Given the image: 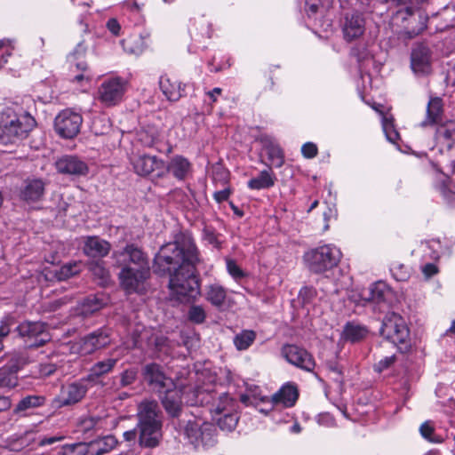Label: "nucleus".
Wrapping results in <instances>:
<instances>
[{"label":"nucleus","instance_id":"f257e3e1","mask_svg":"<svg viewBox=\"0 0 455 455\" xmlns=\"http://www.w3.org/2000/svg\"><path fill=\"white\" fill-rule=\"evenodd\" d=\"M201 262L200 253L194 238L188 233L179 232L173 241L161 246L154 259L156 272L160 275L182 270Z\"/></svg>","mask_w":455,"mask_h":455},{"label":"nucleus","instance_id":"f03ea898","mask_svg":"<svg viewBox=\"0 0 455 455\" xmlns=\"http://www.w3.org/2000/svg\"><path fill=\"white\" fill-rule=\"evenodd\" d=\"M36 126V121L28 112L18 113L12 108H6L0 119V145L18 147Z\"/></svg>","mask_w":455,"mask_h":455},{"label":"nucleus","instance_id":"7ed1b4c3","mask_svg":"<svg viewBox=\"0 0 455 455\" xmlns=\"http://www.w3.org/2000/svg\"><path fill=\"white\" fill-rule=\"evenodd\" d=\"M169 289L172 295L181 302L196 299L200 295V283L196 266H190L170 274Z\"/></svg>","mask_w":455,"mask_h":455},{"label":"nucleus","instance_id":"20e7f679","mask_svg":"<svg viewBox=\"0 0 455 455\" xmlns=\"http://www.w3.org/2000/svg\"><path fill=\"white\" fill-rule=\"evenodd\" d=\"M341 256V251L336 246L323 244L306 251L303 255V260L311 273L319 275L336 267Z\"/></svg>","mask_w":455,"mask_h":455},{"label":"nucleus","instance_id":"39448f33","mask_svg":"<svg viewBox=\"0 0 455 455\" xmlns=\"http://www.w3.org/2000/svg\"><path fill=\"white\" fill-rule=\"evenodd\" d=\"M379 331L401 351H406L411 347L409 328L404 319L396 313L389 312L384 316Z\"/></svg>","mask_w":455,"mask_h":455},{"label":"nucleus","instance_id":"423d86ee","mask_svg":"<svg viewBox=\"0 0 455 455\" xmlns=\"http://www.w3.org/2000/svg\"><path fill=\"white\" fill-rule=\"evenodd\" d=\"M15 331L28 348L43 347L51 340L47 324L40 321H23L15 328Z\"/></svg>","mask_w":455,"mask_h":455},{"label":"nucleus","instance_id":"0eeeda50","mask_svg":"<svg viewBox=\"0 0 455 455\" xmlns=\"http://www.w3.org/2000/svg\"><path fill=\"white\" fill-rule=\"evenodd\" d=\"M393 21L401 28L399 35L408 39L415 37L426 28L425 18L408 6L397 11L393 16Z\"/></svg>","mask_w":455,"mask_h":455},{"label":"nucleus","instance_id":"6e6552de","mask_svg":"<svg viewBox=\"0 0 455 455\" xmlns=\"http://www.w3.org/2000/svg\"><path fill=\"white\" fill-rule=\"evenodd\" d=\"M216 428L209 422H200L198 420L188 421L185 433L190 443L198 448L212 447L216 443Z\"/></svg>","mask_w":455,"mask_h":455},{"label":"nucleus","instance_id":"1a4fd4ad","mask_svg":"<svg viewBox=\"0 0 455 455\" xmlns=\"http://www.w3.org/2000/svg\"><path fill=\"white\" fill-rule=\"evenodd\" d=\"M126 85V81L121 77L106 79L98 88V100L106 107L116 106L123 100Z\"/></svg>","mask_w":455,"mask_h":455},{"label":"nucleus","instance_id":"9d476101","mask_svg":"<svg viewBox=\"0 0 455 455\" xmlns=\"http://www.w3.org/2000/svg\"><path fill=\"white\" fill-rule=\"evenodd\" d=\"M150 269L122 267L119 280L122 287L128 293H142L145 291V282L149 277Z\"/></svg>","mask_w":455,"mask_h":455},{"label":"nucleus","instance_id":"9b49d317","mask_svg":"<svg viewBox=\"0 0 455 455\" xmlns=\"http://www.w3.org/2000/svg\"><path fill=\"white\" fill-rule=\"evenodd\" d=\"M82 123V116L68 108L60 112L55 117L54 127L60 137L73 139L79 133Z\"/></svg>","mask_w":455,"mask_h":455},{"label":"nucleus","instance_id":"f8f14e48","mask_svg":"<svg viewBox=\"0 0 455 455\" xmlns=\"http://www.w3.org/2000/svg\"><path fill=\"white\" fill-rule=\"evenodd\" d=\"M282 356L291 364L312 372L315 367L313 355L305 348L294 344H285L281 348Z\"/></svg>","mask_w":455,"mask_h":455},{"label":"nucleus","instance_id":"ddd939ff","mask_svg":"<svg viewBox=\"0 0 455 455\" xmlns=\"http://www.w3.org/2000/svg\"><path fill=\"white\" fill-rule=\"evenodd\" d=\"M113 258L118 267H131L150 269L147 254L133 243L127 244L123 250L114 251Z\"/></svg>","mask_w":455,"mask_h":455},{"label":"nucleus","instance_id":"4468645a","mask_svg":"<svg viewBox=\"0 0 455 455\" xmlns=\"http://www.w3.org/2000/svg\"><path fill=\"white\" fill-rule=\"evenodd\" d=\"M111 343L110 331L108 328H100L80 339L79 353L83 355H92L97 350L107 347Z\"/></svg>","mask_w":455,"mask_h":455},{"label":"nucleus","instance_id":"2eb2a0df","mask_svg":"<svg viewBox=\"0 0 455 455\" xmlns=\"http://www.w3.org/2000/svg\"><path fill=\"white\" fill-rule=\"evenodd\" d=\"M87 379L83 378L77 381L67 384L61 387L59 395L55 398V403L59 407L69 406L82 401L85 396L88 387Z\"/></svg>","mask_w":455,"mask_h":455},{"label":"nucleus","instance_id":"dca6fc26","mask_svg":"<svg viewBox=\"0 0 455 455\" xmlns=\"http://www.w3.org/2000/svg\"><path fill=\"white\" fill-rule=\"evenodd\" d=\"M142 376L148 386L159 394L166 388L173 387L175 384L172 378L165 375L163 367L156 363L146 364L142 369Z\"/></svg>","mask_w":455,"mask_h":455},{"label":"nucleus","instance_id":"f3484780","mask_svg":"<svg viewBox=\"0 0 455 455\" xmlns=\"http://www.w3.org/2000/svg\"><path fill=\"white\" fill-rule=\"evenodd\" d=\"M411 67L419 76H426L431 72V51L424 44H416L411 54Z\"/></svg>","mask_w":455,"mask_h":455},{"label":"nucleus","instance_id":"a211bd4d","mask_svg":"<svg viewBox=\"0 0 455 455\" xmlns=\"http://www.w3.org/2000/svg\"><path fill=\"white\" fill-rule=\"evenodd\" d=\"M137 417V425L163 426L162 412L156 401H142L138 406Z\"/></svg>","mask_w":455,"mask_h":455},{"label":"nucleus","instance_id":"6ab92c4d","mask_svg":"<svg viewBox=\"0 0 455 455\" xmlns=\"http://www.w3.org/2000/svg\"><path fill=\"white\" fill-rule=\"evenodd\" d=\"M161 403L166 413L172 418H178L183 407L182 390L173 384V387L166 388L160 394Z\"/></svg>","mask_w":455,"mask_h":455},{"label":"nucleus","instance_id":"aec40b11","mask_svg":"<svg viewBox=\"0 0 455 455\" xmlns=\"http://www.w3.org/2000/svg\"><path fill=\"white\" fill-rule=\"evenodd\" d=\"M58 172L73 176H84L89 172L87 164L76 156L66 155L55 162Z\"/></svg>","mask_w":455,"mask_h":455},{"label":"nucleus","instance_id":"412c9836","mask_svg":"<svg viewBox=\"0 0 455 455\" xmlns=\"http://www.w3.org/2000/svg\"><path fill=\"white\" fill-rule=\"evenodd\" d=\"M45 191V183L42 179H27L20 188L19 197L30 204L41 201Z\"/></svg>","mask_w":455,"mask_h":455},{"label":"nucleus","instance_id":"4be33fe9","mask_svg":"<svg viewBox=\"0 0 455 455\" xmlns=\"http://www.w3.org/2000/svg\"><path fill=\"white\" fill-rule=\"evenodd\" d=\"M345 40L351 42L362 36L365 31V20L362 14L353 12L346 14L342 24Z\"/></svg>","mask_w":455,"mask_h":455},{"label":"nucleus","instance_id":"5701e85b","mask_svg":"<svg viewBox=\"0 0 455 455\" xmlns=\"http://www.w3.org/2000/svg\"><path fill=\"white\" fill-rule=\"evenodd\" d=\"M134 172L140 176H148L154 172L163 171L164 162L156 156L141 155L132 159Z\"/></svg>","mask_w":455,"mask_h":455},{"label":"nucleus","instance_id":"b1692460","mask_svg":"<svg viewBox=\"0 0 455 455\" xmlns=\"http://www.w3.org/2000/svg\"><path fill=\"white\" fill-rule=\"evenodd\" d=\"M141 339L145 340L147 352L153 357H159L161 354L169 352L170 341L162 334L146 331Z\"/></svg>","mask_w":455,"mask_h":455},{"label":"nucleus","instance_id":"393cba45","mask_svg":"<svg viewBox=\"0 0 455 455\" xmlns=\"http://www.w3.org/2000/svg\"><path fill=\"white\" fill-rule=\"evenodd\" d=\"M443 121V100L439 97H431L427 105L426 116L419 125L421 127L437 126Z\"/></svg>","mask_w":455,"mask_h":455},{"label":"nucleus","instance_id":"a878e982","mask_svg":"<svg viewBox=\"0 0 455 455\" xmlns=\"http://www.w3.org/2000/svg\"><path fill=\"white\" fill-rule=\"evenodd\" d=\"M159 87L163 94L170 101H178L186 92V84L167 75L160 77Z\"/></svg>","mask_w":455,"mask_h":455},{"label":"nucleus","instance_id":"bb28decb","mask_svg":"<svg viewBox=\"0 0 455 455\" xmlns=\"http://www.w3.org/2000/svg\"><path fill=\"white\" fill-rule=\"evenodd\" d=\"M139 429L138 443L141 448H155L162 438V427L156 425H137Z\"/></svg>","mask_w":455,"mask_h":455},{"label":"nucleus","instance_id":"cd10ccee","mask_svg":"<svg viewBox=\"0 0 455 455\" xmlns=\"http://www.w3.org/2000/svg\"><path fill=\"white\" fill-rule=\"evenodd\" d=\"M299 398V390L297 386L292 383H286L276 393H275L270 400L272 404H281L284 408L294 406Z\"/></svg>","mask_w":455,"mask_h":455},{"label":"nucleus","instance_id":"c85d7f7f","mask_svg":"<svg viewBox=\"0 0 455 455\" xmlns=\"http://www.w3.org/2000/svg\"><path fill=\"white\" fill-rule=\"evenodd\" d=\"M111 249V244L99 236H87L84 240V253L90 258H103Z\"/></svg>","mask_w":455,"mask_h":455},{"label":"nucleus","instance_id":"c756f323","mask_svg":"<svg viewBox=\"0 0 455 455\" xmlns=\"http://www.w3.org/2000/svg\"><path fill=\"white\" fill-rule=\"evenodd\" d=\"M166 170L175 179L184 180L192 172V164L188 158L180 155H176L168 162Z\"/></svg>","mask_w":455,"mask_h":455},{"label":"nucleus","instance_id":"7c9ffc66","mask_svg":"<svg viewBox=\"0 0 455 455\" xmlns=\"http://www.w3.org/2000/svg\"><path fill=\"white\" fill-rule=\"evenodd\" d=\"M435 138L438 143L451 149L455 144V119L444 120L435 126Z\"/></svg>","mask_w":455,"mask_h":455},{"label":"nucleus","instance_id":"2f4dec72","mask_svg":"<svg viewBox=\"0 0 455 455\" xmlns=\"http://www.w3.org/2000/svg\"><path fill=\"white\" fill-rule=\"evenodd\" d=\"M116 358H107L95 363L90 369L85 379L92 384H99L100 379L113 371L117 363Z\"/></svg>","mask_w":455,"mask_h":455},{"label":"nucleus","instance_id":"473e14b6","mask_svg":"<svg viewBox=\"0 0 455 455\" xmlns=\"http://www.w3.org/2000/svg\"><path fill=\"white\" fill-rule=\"evenodd\" d=\"M205 300L219 310H222L227 299V291L218 283H212L204 288Z\"/></svg>","mask_w":455,"mask_h":455},{"label":"nucleus","instance_id":"72a5a7b5","mask_svg":"<svg viewBox=\"0 0 455 455\" xmlns=\"http://www.w3.org/2000/svg\"><path fill=\"white\" fill-rule=\"evenodd\" d=\"M118 441L113 435H108L87 443L89 455H103L110 452L117 445Z\"/></svg>","mask_w":455,"mask_h":455},{"label":"nucleus","instance_id":"f704fd0d","mask_svg":"<svg viewBox=\"0 0 455 455\" xmlns=\"http://www.w3.org/2000/svg\"><path fill=\"white\" fill-rule=\"evenodd\" d=\"M87 52V46L84 43L79 42L73 52H71L68 57L67 61L69 67V70H85L87 62L85 61V55Z\"/></svg>","mask_w":455,"mask_h":455},{"label":"nucleus","instance_id":"c9c22d12","mask_svg":"<svg viewBox=\"0 0 455 455\" xmlns=\"http://www.w3.org/2000/svg\"><path fill=\"white\" fill-rule=\"evenodd\" d=\"M275 173L269 170H263L259 174L248 181V187L251 189L260 190L272 188L275 183Z\"/></svg>","mask_w":455,"mask_h":455},{"label":"nucleus","instance_id":"e433bc0d","mask_svg":"<svg viewBox=\"0 0 455 455\" xmlns=\"http://www.w3.org/2000/svg\"><path fill=\"white\" fill-rule=\"evenodd\" d=\"M368 329L362 324L354 322H348L344 326L343 337L346 340L352 343L358 342L368 335Z\"/></svg>","mask_w":455,"mask_h":455},{"label":"nucleus","instance_id":"4c0bfd02","mask_svg":"<svg viewBox=\"0 0 455 455\" xmlns=\"http://www.w3.org/2000/svg\"><path fill=\"white\" fill-rule=\"evenodd\" d=\"M264 149L267 154L268 161L270 162L271 165L275 168H279L283 164L284 154L277 143L272 140H266L264 143Z\"/></svg>","mask_w":455,"mask_h":455},{"label":"nucleus","instance_id":"58836bf2","mask_svg":"<svg viewBox=\"0 0 455 455\" xmlns=\"http://www.w3.org/2000/svg\"><path fill=\"white\" fill-rule=\"evenodd\" d=\"M238 403L235 400L224 393L220 395L219 400L212 410L213 416L226 414L227 412H237Z\"/></svg>","mask_w":455,"mask_h":455},{"label":"nucleus","instance_id":"ea45409f","mask_svg":"<svg viewBox=\"0 0 455 455\" xmlns=\"http://www.w3.org/2000/svg\"><path fill=\"white\" fill-rule=\"evenodd\" d=\"M106 425V419L101 416L88 415L81 418L78 422L80 430L84 433H89L92 430H100Z\"/></svg>","mask_w":455,"mask_h":455},{"label":"nucleus","instance_id":"a19ab883","mask_svg":"<svg viewBox=\"0 0 455 455\" xmlns=\"http://www.w3.org/2000/svg\"><path fill=\"white\" fill-rule=\"evenodd\" d=\"M6 363L4 365V368H8L10 371L17 375L19 370L28 363V357L27 355L20 352H13L12 354L4 355Z\"/></svg>","mask_w":455,"mask_h":455},{"label":"nucleus","instance_id":"79ce46f5","mask_svg":"<svg viewBox=\"0 0 455 455\" xmlns=\"http://www.w3.org/2000/svg\"><path fill=\"white\" fill-rule=\"evenodd\" d=\"M45 403V398L41 395H28L22 398L16 405L13 410L15 414H19L22 411H25L28 409L38 408L44 405Z\"/></svg>","mask_w":455,"mask_h":455},{"label":"nucleus","instance_id":"37998d69","mask_svg":"<svg viewBox=\"0 0 455 455\" xmlns=\"http://www.w3.org/2000/svg\"><path fill=\"white\" fill-rule=\"evenodd\" d=\"M219 427L227 432L233 431L239 419L237 412H227L226 414L212 416Z\"/></svg>","mask_w":455,"mask_h":455},{"label":"nucleus","instance_id":"c03bdc74","mask_svg":"<svg viewBox=\"0 0 455 455\" xmlns=\"http://www.w3.org/2000/svg\"><path fill=\"white\" fill-rule=\"evenodd\" d=\"M255 339V331L243 330L235 336L234 344L238 350H245L254 342Z\"/></svg>","mask_w":455,"mask_h":455},{"label":"nucleus","instance_id":"a18cd8bd","mask_svg":"<svg viewBox=\"0 0 455 455\" xmlns=\"http://www.w3.org/2000/svg\"><path fill=\"white\" fill-rule=\"evenodd\" d=\"M105 302L95 295L87 297L82 303V314L84 315L93 314L103 307Z\"/></svg>","mask_w":455,"mask_h":455},{"label":"nucleus","instance_id":"49530a36","mask_svg":"<svg viewBox=\"0 0 455 455\" xmlns=\"http://www.w3.org/2000/svg\"><path fill=\"white\" fill-rule=\"evenodd\" d=\"M393 277L398 282H405L409 280L411 270L410 267L399 261H394L390 267Z\"/></svg>","mask_w":455,"mask_h":455},{"label":"nucleus","instance_id":"de8ad7c7","mask_svg":"<svg viewBox=\"0 0 455 455\" xmlns=\"http://www.w3.org/2000/svg\"><path fill=\"white\" fill-rule=\"evenodd\" d=\"M80 272V266L78 263H68L55 270L54 276L59 281L68 279Z\"/></svg>","mask_w":455,"mask_h":455},{"label":"nucleus","instance_id":"09e8293b","mask_svg":"<svg viewBox=\"0 0 455 455\" xmlns=\"http://www.w3.org/2000/svg\"><path fill=\"white\" fill-rule=\"evenodd\" d=\"M18 384V377L4 366L0 368V388L11 389Z\"/></svg>","mask_w":455,"mask_h":455},{"label":"nucleus","instance_id":"8fccbe9b","mask_svg":"<svg viewBox=\"0 0 455 455\" xmlns=\"http://www.w3.org/2000/svg\"><path fill=\"white\" fill-rule=\"evenodd\" d=\"M192 36L198 38H210L212 36L211 25L204 20L195 22L194 30L191 31Z\"/></svg>","mask_w":455,"mask_h":455},{"label":"nucleus","instance_id":"3c124183","mask_svg":"<svg viewBox=\"0 0 455 455\" xmlns=\"http://www.w3.org/2000/svg\"><path fill=\"white\" fill-rule=\"evenodd\" d=\"M188 318L193 323L201 324L206 319V312L202 306L193 305L188 309Z\"/></svg>","mask_w":455,"mask_h":455},{"label":"nucleus","instance_id":"603ef678","mask_svg":"<svg viewBox=\"0 0 455 455\" xmlns=\"http://www.w3.org/2000/svg\"><path fill=\"white\" fill-rule=\"evenodd\" d=\"M385 299L384 291L379 285H374L367 291H363V300L365 302L379 303Z\"/></svg>","mask_w":455,"mask_h":455},{"label":"nucleus","instance_id":"864d4df0","mask_svg":"<svg viewBox=\"0 0 455 455\" xmlns=\"http://www.w3.org/2000/svg\"><path fill=\"white\" fill-rule=\"evenodd\" d=\"M62 455H89L87 443H78L64 448Z\"/></svg>","mask_w":455,"mask_h":455},{"label":"nucleus","instance_id":"5fc2aeb1","mask_svg":"<svg viewBox=\"0 0 455 455\" xmlns=\"http://www.w3.org/2000/svg\"><path fill=\"white\" fill-rule=\"evenodd\" d=\"M72 72H77V74L75 75L71 79L73 83H76L83 86L85 84H89L92 81V76L88 65H86L85 70H76V68H74Z\"/></svg>","mask_w":455,"mask_h":455},{"label":"nucleus","instance_id":"6e6d98bb","mask_svg":"<svg viewBox=\"0 0 455 455\" xmlns=\"http://www.w3.org/2000/svg\"><path fill=\"white\" fill-rule=\"evenodd\" d=\"M138 371L134 368L126 369L120 373V387L133 384L137 379Z\"/></svg>","mask_w":455,"mask_h":455},{"label":"nucleus","instance_id":"4d7b16f0","mask_svg":"<svg viewBox=\"0 0 455 455\" xmlns=\"http://www.w3.org/2000/svg\"><path fill=\"white\" fill-rule=\"evenodd\" d=\"M392 124H394L392 116H382V126L386 133V136L389 141L395 143L399 139V133L395 130H392V132H389L388 129L392 128Z\"/></svg>","mask_w":455,"mask_h":455},{"label":"nucleus","instance_id":"13d9d810","mask_svg":"<svg viewBox=\"0 0 455 455\" xmlns=\"http://www.w3.org/2000/svg\"><path fill=\"white\" fill-rule=\"evenodd\" d=\"M61 361L58 362H49L44 363L40 364L39 371L44 376H50L56 372L59 369L62 368L63 365Z\"/></svg>","mask_w":455,"mask_h":455},{"label":"nucleus","instance_id":"bf43d9fd","mask_svg":"<svg viewBox=\"0 0 455 455\" xmlns=\"http://www.w3.org/2000/svg\"><path fill=\"white\" fill-rule=\"evenodd\" d=\"M90 270L95 276H98L103 282H106L109 277L108 271L100 262L91 263Z\"/></svg>","mask_w":455,"mask_h":455},{"label":"nucleus","instance_id":"052dcab7","mask_svg":"<svg viewBox=\"0 0 455 455\" xmlns=\"http://www.w3.org/2000/svg\"><path fill=\"white\" fill-rule=\"evenodd\" d=\"M227 269L229 275L236 280L245 276L244 272L233 259H227Z\"/></svg>","mask_w":455,"mask_h":455},{"label":"nucleus","instance_id":"680f3d73","mask_svg":"<svg viewBox=\"0 0 455 455\" xmlns=\"http://www.w3.org/2000/svg\"><path fill=\"white\" fill-rule=\"evenodd\" d=\"M301 154L305 158H314L318 154L317 146L313 142H307L301 147Z\"/></svg>","mask_w":455,"mask_h":455},{"label":"nucleus","instance_id":"e2e57ef3","mask_svg":"<svg viewBox=\"0 0 455 455\" xmlns=\"http://www.w3.org/2000/svg\"><path fill=\"white\" fill-rule=\"evenodd\" d=\"M395 362V355H392L389 356H386L385 358L379 360L375 365L374 370L378 372H381L387 369H388Z\"/></svg>","mask_w":455,"mask_h":455},{"label":"nucleus","instance_id":"0e129e2a","mask_svg":"<svg viewBox=\"0 0 455 455\" xmlns=\"http://www.w3.org/2000/svg\"><path fill=\"white\" fill-rule=\"evenodd\" d=\"M419 431H420V434L421 435L430 441V442H434V438H433V435H434V432H435V429H434V427L430 424V422L427 421V422H424L421 426H420V428H419Z\"/></svg>","mask_w":455,"mask_h":455},{"label":"nucleus","instance_id":"69168bd1","mask_svg":"<svg viewBox=\"0 0 455 455\" xmlns=\"http://www.w3.org/2000/svg\"><path fill=\"white\" fill-rule=\"evenodd\" d=\"M204 239L211 244H212L216 248H220V243L218 239L217 235L209 228H204Z\"/></svg>","mask_w":455,"mask_h":455},{"label":"nucleus","instance_id":"338daca9","mask_svg":"<svg viewBox=\"0 0 455 455\" xmlns=\"http://www.w3.org/2000/svg\"><path fill=\"white\" fill-rule=\"evenodd\" d=\"M11 326L8 321H2L0 324V352L4 349L3 340L10 334Z\"/></svg>","mask_w":455,"mask_h":455},{"label":"nucleus","instance_id":"774afa93","mask_svg":"<svg viewBox=\"0 0 455 455\" xmlns=\"http://www.w3.org/2000/svg\"><path fill=\"white\" fill-rule=\"evenodd\" d=\"M123 437H124V440L125 442L132 443V444H135L136 442H138V439H139V429L136 427L133 429L125 431L123 434Z\"/></svg>","mask_w":455,"mask_h":455}]
</instances>
